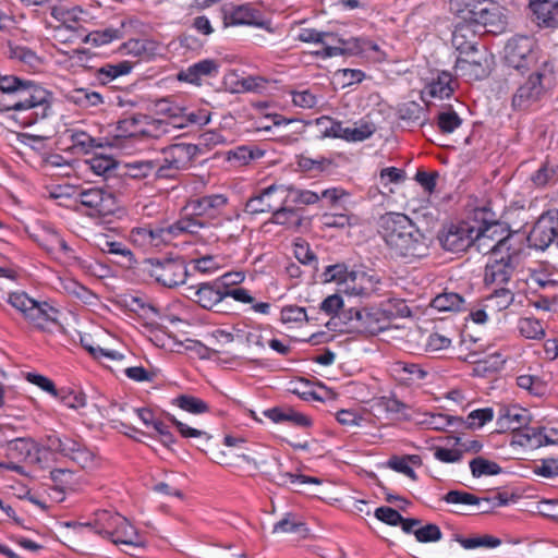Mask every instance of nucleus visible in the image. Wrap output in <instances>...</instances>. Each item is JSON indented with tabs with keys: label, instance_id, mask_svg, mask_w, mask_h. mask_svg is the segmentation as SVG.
Instances as JSON below:
<instances>
[{
	"label": "nucleus",
	"instance_id": "nucleus-32",
	"mask_svg": "<svg viewBox=\"0 0 558 558\" xmlns=\"http://www.w3.org/2000/svg\"><path fill=\"white\" fill-rule=\"evenodd\" d=\"M464 299L454 292H444L435 296L432 307L439 312H458L463 310Z\"/></svg>",
	"mask_w": 558,
	"mask_h": 558
},
{
	"label": "nucleus",
	"instance_id": "nucleus-29",
	"mask_svg": "<svg viewBox=\"0 0 558 558\" xmlns=\"http://www.w3.org/2000/svg\"><path fill=\"white\" fill-rule=\"evenodd\" d=\"M72 463H76L82 470H94L98 460L94 451L76 441H72Z\"/></svg>",
	"mask_w": 558,
	"mask_h": 558
},
{
	"label": "nucleus",
	"instance_id": "nucleus-40",
	"mask_svg": "<svg viewBox=\"0 0 558 558\" xmlns=\"http://www.w3.org/2000/svg\"><path fill=\"white\" fill-rule=\"evenodd\" d=\"M158 161L138 160L125 165L126 174L133 179H144L155 173L157 175Z\"/></svg>",
	"mask_w": 558,
	"mask_h": 558
},
{
	"label": "nucleus",
	"instance_id": "nucleus-54",
	"mask_svg": "<svg viewBox=\"0 0 558 558\" xmlns=\"http://www.w3.org/2000/svg\"><path fill=\"white\" fill-rule=\"evenodd\" d=\"M520 388L527 390L533 396H544L547 392L546 384L538 377L532 375H520L517 378Z\"/></svg>",
	"mask_w": 558,
	"mask_h": 558
},
{
	"label": "nucleus",
	"instance_id": "nucleus-63",
	"mask_svg": "<svg viewBox=\"0 0 558 558\" xmlns=\"http://www.w3.org/2000/svg\"><path fill=\"white\" fill-rule=\"evenodd\" d=\"M35 447V442L29 438H16L8 442V450L16 453V458H27Z\"/></svg>",
	"mask_w": 558,
	"mask_h": 558
},
{
	"label": "nucleus",
	"instance_id": "nucleus-56",
	"mask_svg": "<svg viewBox=\"0 0 558 558\" xmlns=\"http://www.w3.org/2000/svg\"><path fill=\"white\" fill-rule=\"evenodd\" d=\"M210 121V112L202 109L197 111H189L185 107V114L181 118V122L175 123L174 126L184 128L187 125H205Z\"/></svg>",
	"mask_w": 558,
	"mask_h": 558
},
{
	"label": "nucleus",
	"instance_id": "nucleus-60",
	"mask_svg": "<svg viewBox=\"0 0 558 558\" xmlns=\"http://www.w3.org/2000/svg\"><path fill=\"white\" fill-rule=\"evenodd\" d=\"M133 69L131 61L124 60L118 63H108L100 68L99 73L109 80H114L119 76L129 74Z\"/></svg>",
	"mask_w": 558,
	"mask_h": 558
},
{
	"label": "nucleus",
	"instance_id": "nucleus-18",
	"mask_svg": "<svg viewBox=\"0 0 558 558\" xmlns=\"http://www.w3.org/2000/svg\"><path fill=\"white\" fill-rule=\"evenodd\" d=\"M187 290L191 293L189 296L205 310H213L226 299V289L222 290L215 283L206 282L198 287H189Z\"/></svg>",
	"mask_w": 558,
	"mask_h": 558
},
{
	"label": "nucleus",
	"instance_id": "nucleus-24",
	"mask_svg": "<svg viewBox=\"0 0 558 558\" xmlns=\"http://www.w3.org/2000/svg\"><path fill=\"white\" fill-rule=\"evenodd\" d=\"M226 19L229 20L232 25L247 24L263 26L259 12L250 4H241L227 9Z\"/></svg>",
	"mask_w": 558,
	"mask_h": 558
},
{
	"label": "nucleus",
	"instance_id": "nucleus-35",
	"mask_svg": "<svg viewBox=\"0 0 558 558\" xmlns=\"http://www.w3.org/2000/svg\"><path fill=\"white\" fill-rule=\"evenodd\" d=\"M73 37H76L86 44H90L94 47H99L110 44L114 39L119 38V31L107 28L105 31L92 32L85 37H83L81 33L72 31V38Z\"/></svg>",
	"mask_w": 558,
	"mask_h": 558
},
{
	"label": "nucleus",
	"instance_id": "nucleus-5",
	"mask_svg": "<svg viewBox=\"0 0 558 558\" xmlns=\"http://www.w3.org/2000/svg\"><path fill=\"white\" fill-rule=\"evenodd\" d=\"M72 201L75 203L76 210L83 211L92 217L110 216L118 209L114 195L96 187L72 191Z\"/></svg>",
	"mask_w": 558,
	"mask_h": 558
},
{
	"label": "nucleus",
	"instance_id": "nucleus-2",
	"mask_svg": "<svg viewBox=\"0 0 558 558\" xmlns=\"http://www.w3.org/2000/svg\"><path fill=\"white\" fill-rule=\"evenodd\" d=\"M475 217L482 219V223L473 226V246L477 252L498 256L523 247V243L511 234L504 223L497 220V215L490 209H477Z\"/></svg>",
	"mask_w": 558,
	"mask_h": 558
},
{
	"label": "nucleus",
	"instance_id": "nucleus-26",
	"mask_svg": "<svg viewBox=\"0 0 558 558\" xmlns=\"http://www.w3.org/2000/svg\"><path fill=\"white\" fill-rule=\"evenodd\" d=\"M444 500L448 504L469 505V506H478L482 501H485L488 504L493 501L494 506H502L506 504V500L502 499L500 496H498L494 499H489V498L480 499L470 493L461 492V490L448 492L445 495Z\"/></svg>",
	"mask_w": 558,
	"mask_h": 558
},
{
	"label": "nucleus",
	"instance_id": "nucleus-10",
	"mask_svg": "<svg viewBox=\"0 0 558 558\" xmlns=\"http://www.w3.org/2000/svg\"><path fill=\"white\" fill-rule=\"evenodd\" d=\"M473 12L472 23L483 25L493 34L502 33L507 27L506 10L494 0H481Z\"/></svg>",
	"mask_w": 558,
	"mask_h": 558
},
{
	"label": "nucleus",
	"instance_id": "nucleus-31",
	"mask_svg": "<svg viewBox=\"0 0 558 558\" xmlns=\"http://www.w3.org/2000/svg\"><path fill=\"white\" fill-rule=\"evenodd\" d=\"M474 33L468 25H458L452 33V45L460 52L459 56L465 54V51L477 49L474 43Z\"/></svg>",
	"mask_w": 558,
	"mask_h": 558
},
{
	"label": "nucleus",
	"instance_id": "nucleus-58",
	"mask_svg": "<svg viewBox=\"0 0 558 558\" xmlns=\"http://www.w3.org/2000/svg\"><path fill=\"white\" fill-rule=\"evenodd\" d=\"M413 534L420 543H434L442 537V533L438 525L429 523L424 526H418Z\"/></svg>",
	"mask_w": 558,
	"mask_h": 558
},
{
	"label": "nucleus",
	"instance_id": "nucleus-64",
	"mask_svg": "<svg viewBox=\"0 0 558 558\" xmlns=\"http://www.w3.org/2000/svg\"><path fill=\"white\" fill-rule=\"evenodd\" d=\"M533 473L544 478H555L558 476V460L547 459L535 463Z\"/></svg>",
	"mask_w": 558,
	"mask_h": 558
},
{
	"label": "nucleus",
	"instance_id": "nucleus-62",
	"mask_svg": "<svg viewBox=\"0 0 558 558\" xmlns=\"http://www.w3.org/2000/svg\"><path fill=\"white\" fill-rule=\"evenodd\" d=\"M451 338L438 332H433L428 335L424 347L426 352L436 353L442 350H447L451 347Z\"/></svg>",
	"mask_w": 558,
	"mask_h": 558
},
{
	"label": "nucleus",
	"instance_id": "nucleus-45",
	"mask_svg": "<svg viewBox=\"0 0 558 558\" xmlns=\"http://www.w3.org/2000/svg\"><path fill=\"white\" fill-rule=\"evenodd\" d=\"M84 166L90 169L97 175H105L117 166L116 160L107 155H94L84 160Z\"/></svg>",
	"mask_w": 558,
	"mask_h": 558
},
{
	"label": "nucleus",
	"instance_id": "nucleus-55",
	"mask_svg": "<svg viewBox=\"0 0 558 558\" xmlns=\"http://www.w3.org/2000/svg\"><path fill=\"white\" fill-rule=\"evenodd\" d=\"M72 395H74V402H72V409H86L85 412L81 413V415L86 416L85 418H83L82 423L85 425H90L93 422L92 416L97 414L95 405H88L86 395L81 389H72Z\"/></svg>",
	"mask_w": 558,
	"mask_h": 558
},
{
	"label": "nucleus",
	"instance_id": "nucleus-16",
	"mask_svg": "<svg viewBox=\"0 0 558 558\" xmlns=\"http://www.w3.org/2000/svg\"><path fill=\"white\" fill-rule=\"evenodd\" d=\"M141 137L140 116L131 117L119 121L104 138L106 146L117 149L125 148V141Z\"/></svg>",
	"mask_w": 558,
	"mask_h": 558
},
{
	"label": "nucleus",
	"instance_id": "nucleus-7",
	"mask_svg": "<svg viewBox=\"0 0 558 558\" xmlns=\"http://www.w3.org/2000/svg\"><path fill=\"white\" fill-rule=\"evenodd\" d=\"M523 255L524 246L498 256H490L485 267V283L496 286L507 283L521 264Z\"/></svg>",
	"mask_w": 558,
	"mask_h": 558
},
{
	"label": "nucleus",
	"instance_id": "nucleus-37",
	"mask_svg": "<svg viewBox=\"0 0 558 558\" xmlns=\"http://www.w3.org/2000/svg\"><path fill=\"white\" fill-rule=\"evenodd\" d=\"M558 180V163L547 160L533 175L532 181L538 187L554 184Z\"/></svg>",
	"mask_w": 558,
	"mask_h": 558
},
{
	"label": "nucleus",
	"instance_id": "nucleus-22",
	"mask_svg": "<svg viewBox=\"0 0 558 558\" xmlns=\"http://www.w3.org/2000/svg\"><path fill=\"white\" fill-rule=\"evenodd\" d=\"M58 310L47 302L35 301L25 319L39 329L48 328L58 320Z\"/></svg>",
	"mask_w": 558,
	"mask_h": 558
},
{
	"label": "nucleus",
	"instance_id": "nucleus-13",
	"mask_svg": "<svg viewBox=\"0 0 558 558\" xmlns=\"http://www.w3.org/2000/svg\"><path fill=\"white\" fill-rule=\"evenodd\" d=\"M106 333L96 330L93 335L80 332L81 345L96 360L101 361L107 367L111 368V363H120L124 360V354L118 350L111 349L106 344Z\"/></svg>",
	"mask_w": 558,
	"mask_h": 558
},
{
	"label": "nucleus",
	"instance_id": "nucleus-25",
	"mask_svg": "<svg viewBox=\"0 0 558 558\" xmlns=\"http://www.w3.org/2000/svg\"><path fill=\"white\" fill-rule=\"evenodd\" d=\"M94 244L104 253L122 256L129 264L134 260L133 253L122 242L112 240L106 233H96Z\"/></svg>",
	"mask_w": 558,
	"mask_h": 558
},
{
	"label": "nucleus",
	"instance_id": "nucleus-11",
	"mask_svg": "<svg viewBox=\"0 0 558 558\" xmlns=\"http://www.w3.org/2000/svg\"><path fill=\"white\" fill-rule=\"evenodd\" d=\"M194 148L187 144H175L162 150L158 161L157 177L168 178L173 175V171L184 168L191 160Z\"/></svg>",
	"mask_w": 558,
	"mask_h": 558
},
{
	"label": "nucleus",
	"instance_id": "nucleus-57",
	"mask_svg": "<svg viewBox=\"0 0 558 558\" xmlns=\"http://www.w3.org/2000/svg\"><path fill=\"white\" fill-rule=\"evenodd\" d=\"M264 156V151L256 147L240 146L228 153V159H235L242 163H247L251 160L258 159Z\"/></svg>",
	"mask_w": 558,
	"mask_h": 558
},
{
	"label": "nucleus",
	"instance_id": "nucleus-47",
	"mask_svg": "<svg viewBox=\"0 0 558 558\" xmlns=\"http://www.w3.org/2000/svg\"><path fill=\"white\" fill-rule=\"evenodd\" d=\"M307 320L306 310L298 305H287L280 312V322L288 326L302 325Z\"/></svg>",
	"mask_w": 558,
	"mask_h": 558
},
{
	"label": "nucleus",
	"instance_id": "nucleus-41",
	"mask_svg": "<svg viewBox=\"0 0 558 558\" xmlns=\"http://www.w3.org/2000/svg\"><path fill=\"white\" fill-rule=\"evenodd\" d=\"M173 404L192 414H202L209 410V407L205 401L190 395H181L177 397L173 400Z\"/></svg>",
	"mask_w": 558,
	"mask_h": 558
},
{
	"label": "nucleus",
	"instance_id": "nucleus-6",
	"mask_svg": "<svg viewBox=\"0 0 558 558\" xmlns=\"http://www.w3.org/2000/svg\"><path fill=\"white\" fill-rule=\"evenodd\" d=\"M494 65V56L485 47L465 51L458 56L454 71L458 76L466 81H477L486 77Z\"/></svg>",
	"mask_w": 558,
	"mask_h": 558
},
{
	"label": "nucleus",
	"instance_id": "nucleus-3",
	"mask_svg": "<svg viewBox=\"0 0 558 558\" xmlns=\"http://www.w3.org/2000/svg\"><path fill=\"white\" fill-rule=\"evenodd\" d=\"M90 529L94 533L110 539L117 545H126L132 547L145 546V539L131 522L119 513H111L102 510L93 514L88 519H78L72 522V529Z\"/></svg>",
	"mask_w": 558,
	"mask_h": 558
},
{
	"label": "nucleus",
	"instance_id": "nucleus-1",
	"mask_svg": "<svg viewBox=\"0 0 558 558\" xmlns=\"http://www.w3.org/2000/svg\"><path fill=\"white\" fill-rule=\"evenodd\" d=\"M378 234L393 257L414 260L428 254L427 238L404 214L383 215L378 220Z\"/></svg>",
	"mask_w": 558,
	"mask_h": 558
},
{
	"label": "nucleus",
	"instance_id": "nucleus-50",
	"mask_svg": "<svg viewBox=\"0 0 558 558\" xmlns=\"http://www.w3.org/2000/svg\"><path fill=\"white\" fill-rule=\"evenodd\" d=\"M51 21L49 25L66 26L70 21L69 0H54L50 2Z\"/></svg>",
	"mask_w": 558,
	"mask_h": 558
},
{
	"label": "nucleus",
	"instance_id": "nucleus-15",
	"mask_svg": "<svg viewBox=\"0 0 558 558\" xmlns=\"http://www.w3.org/2000/svg\"><path fill=\"white\" fill-rule=\"evenodd\" d=\"M171 239L169 227L143 226L131 230L130 240L143 250L156 248Z\"/></svg>",
	"mask_w": 558,
	"mask_h": 558
},
{
	"label": "nucleus",
	"instance_id": "nucleus-17",
	"mask_svg": "<svg viewBox=\"0 0 558 558\" xmlns=\"http://www.w3.org/2000/svg\"><path fill=\"white\" fill-rule=\"evenodd\" d=\"M558 219L553 216H542L534 225L529 235V242L537 250H545L556 241Z\"/></svg>",
	"mask_w": 558,
	"mask_h": 558
},
{
	"label": "nucleus",
	"instance_id": "nucleus-61",
	"mask_svg": "<svg viewBox=\"0 0 558 558\" xmlns=\"http://www.w3.org/2000/svg\"><path fill=\"white\" fill-rule=\"evenodd\" d=\"M336 418L347 428L363 426L366 421L361 413L353 410H340L336 413Z\"/></svg>",
	"mask_w": 558,
	"mask_h": 558
},
{
	"label": "nucleus",
	"instance_id": "nucleus-28",
	"mask_svg": "<svg viewBox=\"0 0 558 558\" xmlns=\"http://www.w3.org/2000/svg\"><path fill=\"white\" fill-rule=\"evenodd\" d=\"M167 133H169V123L166 121L148 116H140L141 137L158 138Z\"/></svg>",
	"mask_w": 558,
	"mask_h": 558
},
{
	"label": "nucleus",
	"instance_id": "nucleus-9",
	"mask_svg": "<svg viewBox=\"0 0 558 558\" xmlns=\"http://www.w3.org/2000/svg\"><path fill=\"white\" fill-rule=\"evenodd\" d=\"M291 193L292 186L290 185L271 184L246 202L245 211L251 215L275 211L289 202Z\"/></svg>",
	"mask_w": 558,
	"mask_h": 558
},
{
	"label": "nucleus",
	"instance_id": "nucleus-44",
	"mask_svg": "<svg viewBox=\"0 0 558 558\" xmlns=\"http://www.w3.org/2000/svg\"><path fill=\"white\" fill-rule=\"evenodd\" d=\"M72 104L83 109H88L102 104V97L97 92H92L85 88H76L72 90Z\"/></svg>",
	"mask_w": 558,
	"mask_h": 558
},
{
	"label": "nucleus",
	"instance_id": "nucleus-53",
	"mask_svg": "<svg viewBox=\"0 0 558 558\" xmlns=\"http://www.w3.org/2000/svg\"><path fill=\"white\" fill-rule=\"evenodd\" d=\"M191 214L182 217L175 223L169 226L170 235H177L180 232L197 233L205 225L197 218L190 217Z\"/></svg>",
	"mask_w": 558,
	"mask_h": 558
},
{
	"label": "nucleus",
	"instance_id": "nucleus-46",
	"mask_svg": "<svg viewBox=\"0 0 558 558\" xmlns=\"http://www.w3.org/2000/svg\"><path fill=\"white\" fill-rule=\"evenodd\" d=\"M338 43L344 45L345 54L366 58L374 41L362 37H352L349 39H338Z\"/></svg>",
	"mask_w": 558,
	"mask_h": 558
},
{
	"label": "nucleus",
	"instance_id": "nucleus-20",
	"mask_svg": "<svg viewBox=\"0 0 558 558\" xmlns=\"http://www.w3.org/2000/svg\"><path fill=\"white\" fill-rule=\"evenodd\" d=\"M219 65L215 60H201L178 73V80L199 85L204 77H213L218 73Z\"/></svg>",
	"mask_w": 558,
	"mask_h": 558
},
{
	"label": "nucleus",
	"instance_id": "nucleus-19",
	"mask_svg": "<svg viewBox=\"0 0 558 558\" xmlns=\"http://www.w3.org/2000/svg\"><path fill=\"white\" fill-rule=\"evenodd\" d=\"M227 205V197L222 194L206 195L192 199L185 210L193 216L215 217Z\"/></svg>",
	"mask_w": 558,
	"mask_h": 558
},
{
	"label": "nucleus",
	"instance_id": "nucleus-4",
	"mask_svg": "<svg viewBox=\"0 0 558 558\" xmlns=\"http://www.w3.org/2000/svg\"><path fill=\"white\" fill-rule=\"evenodd\" d=\"M556 84L554 66L544 61L527 78L519 85L513 97L514 109L525 110L537 104Z\"/></svg>",
	"mask_w": 558,
	"mask_h": 558
},
{
	"label": "nucleus",
	"instance_id": "nucleus-8",
	"mask_svg": "<svg viewBox=\"0 0 558 558\" xmlns=\"http://www.w3.org/2000/svg\"><path fill=\"white\" fill-rule=\"evenodd\" d=\"M502 60L507 66L517 71L530 69L537 62L535 41L527 36L510 38L504 48Z\"/></svg>",
	"mask_w": 558,
	"mask_h": 558
},
{
	"label": "nucleus",
	"instance_id": "nucleus-43",
	"mask_svg": "<svg viewBox=\"0 0 558 558\" xmlns=\"http://www.w3.org/2000/svg\"><path fill=\"white\" fill-rule=\"evenodd\" d=\"M106 146L105 141L96 143L87 133L72 129V153H88L94 147Z\"/></svg>",
	"mask_w": 558,
	"mask_h": 558
},
{
	"label": "nucleus",
	"instance_id": "nucleus-27",
	"mask_svg": "<svg viewBox=\"0 0 558 558\" xmlns=\"http://www.w3.org/2000/svg\"><path fill=\"white\" fill-rule=\"evenodd\" d=\"M271 222L283 226L287 229L298 230L303 222V216L300 210L287 208L282 205L274 211Z\"/></svg>",
	"mask_w": 558,
	"mask_h": 558
},
{
	"label": "nucleus",
	"instance_id": "nucleus-48",
	"mask_svg": "<svg viewBox=\"0 0 558 558\" xmlns=\"http://www.w3.org/2000/svg\"><path fill=\"white\" fill-rule=\"evenodd\" d=\"M481 0H450L449 11L459 19L471 22L473 12L476 11L475 7Z\"/></svg>",
	"mask_w": 558,
	"mask_h": 558
},
{
	"label": "nucleus",
	"instance_id": "nucleus-30",
	"mask_svg": "<svg viewBox=\"0 0 558 558\" xmlns=\"http://www.w3.org/2000/svg\"><path fill=\"white\" fill-rule=\"evenodd\" d=\"M376 131L374 123L360 120L354 122L352 125L344 126L343 138L347 142H362L371 137Z\"/></svg>",
	"mask_w": 558,
	"mask_h": 558
},
{
	"label": "nucleus",
	"instance_id": "nucleus-39",
	"mask_svg": "<svg viewBox=\"0 0 558 558\" xmlns=\"http://www.w3.org/2000/svg\"><path fill=\"white\" fill-rule=\"evenodd\" d=\"M353 314L356 322V324L353 326L355 329L369 333H376L383 329L378 323V319L375 317V314L366 310H355Z\"/></svg>",
	"mask_w": 558,
	"mask_h": 558
},
{
	"label": "nucleus",
	"instance_id": "nucleus-36",
	"mask_svg": "<svg viewBox=\"0 0 558 558\" xmlns=\"http://www.w3.org/2000/svg\"><path fill=\"white\" fill-rule=\"evenodd\" d=\"M518 329L526 339L541 340L545 337V328L541 320L534 317H523L518 322Z\"/></svg>",
	"mask_w": 558,
	"mask_h": 558
},
{
	"label": "nucleus",
	"instance_id": "nucleus-34",
	"mask_svg": "<svg viewBox=\"0 0 558 558\" xmlns=\"http://www.w3.org/2000/svg\"><path fill=\"white\" fill-rule=\"evenodd\" d=\"M453 92L452 77L449 73L442 72L427 86V93L434 98H448Z\"/></svg>",
	"mask_w": 558,
	"mask_h": 558
},
{
	"label": "nucleus",
	"instance_id": "nucleus-23",
	"mask_svg": "<svg viewBox=\"0 0 558 558\" xmlns=\"http://www.w3.org/2000/svg\"><path fill=\"white\" fill-rule=\"evenodd\" d=\"M530 8L538 25L558 27V1L534 0L531 1Z\"/></svg>",
	"mask_w": 558,
	"mask_h": 558
},
{
	"label": "nucleus",
	"instance_id": "nucleus-51",
	"mask_svg": "<svg viewBox=\"0 0 558 558\" xmlns=\"http://www.w3.org/2000/svg\"><path fill=\"white\" fill-rule=\"evenodd\" d=\"M470 469L472 475L475 477H481L484 475H497L501 472V468L496 462L484 459L483 457H477L471 460Z\"/></svg>",
	"mask_w": 558,
	"mask_h": 558
},
{
	"label": "nucleus",
	"instance_id": "nucleus-52",
	"mask_svg": "<svg viewBox=\"0 0 558 558\" xmlns=\"http://www.w3.org/2000/svg\"><path fill=\"white\" fill-rule=\"evenodd\" d=\"M315 122L324 137L343 138L344 126L341 122L329 117H320Z\"/></svg>",
	"mask_w": 558,
	"mask_h": 558
},
{
	"label": "nucleus",
	"instance_id": "nucleus-38",
	"mask_svg": "<svg viewBox=\"0 0 558 558\" xmlns=\"http://www.w3.org/2000/svg\"><path fill=\"white\" fill-rule=\"evenodd\" d=\"M8 47V54L10 59L17 60L33 69L37 68L40 64L39 57H37V54L27 47L15 45L12 43H9Z\"/></svg>",
	"mask_w": 558,
	"mask_h": 558
},
{
	"label": "nucleus",
	"instance_id": "nucleus-14",
	"mask_svg": "<svg viewBox=\"0 0 558 558\" xmlns=\"http://www.w3.org/2000/svg\"><path fill=\"white\" fill-rule=\"evenodd\" d=\"M442 248L450 252H463L473 246V226L469 222L449 225L438 235Z\"/></svg>",
	"mask_w": 558,
	"mask_h": 558
},
{
	"label": "nucleus",
	"instance_id": "nucleus-59",
	"mask_svg": "<svg viewBox=\"0 0 558 558\" xmlns=\"http://www.w3.org/2000/svg\"><path fill=\"white\" fill-rule=\"evenodd\" d=\"M8 303L19 311L24 318L36 300L29 298L25 292H12L8 295Z\"/></svg>",
	"mask_w": 558,
	"mask_h": 558
},
{
	"label": "nucleus",
	"instance_id": "nucleus-49",
	"mask_svg": "<svg viewBox=\"0 0 558 558\" xmlns=\"http://www.w3.org/2000/svg\"><path fill=\"white\" fill-rule=\"evenodd\" d=\"M454 417L444 413H424L417 423L434 430H445L452 425Z\"/></svg>",
	"mask_w": 558,
	"mask_h": 558
},
{
	"label": "nucleus",
	"instance_id": "nucleus-21",
	"mask_svg": "<svg viewBox=\"0 0 558 558\" xmlns=\"http://www.w3.org/2000/svg\"><path fill=\"white\" fill-rule=\"evenodd\" d=\"M529 420L526 409L512 404L500 407L497 421L501 428L515 430L526 425Z\"/></svg>",
	"mask_w": 558,
	"mask_h": 558
},
{
	"label": "nucleus",
	"instance_id": "nucleus-12",
	"mask_svg": "<svg viewBox=\"0 0 558 558\" xmlns=\"http://www.w3.org/2000/svg\"><path fill=\"white\" fill-rule=\"evenodd\" d=\"M149 275L160 284L173 288L185 282L187 271L181 259L151 260Z\"/></svg>",
	"mask_w": 558,
	"mask_h": 558
},
{
	"label": "nucleus",
	"instance_id": "nucleus-33",
	"mask_svg": "<svg viewBox=\"0 0 558 558\" xmlns=\"http://www.w3.org/2000/svg\"><path fill=\"white\" fill-rule=\"evenodd\" d=\"M514 301V293L507 288L496 289L485 299V307L489 311L500 312L508 308Z\"/></svg>",
	"mask_w": 558,
	"mask_h": 558
},
{
	"label": "nucleus",
	"instance_id": "nucleus-42",
	"mask_svg": "<svg viewBox=\"0 0 558 558\" xmlns=\"http://www.w3.org/2000/svg\"><path fill=\"white\" fill-rule=\"evenodd\" d=\"M393 373L400 377L401 380L414 381L424 379L427 373L417 364L398 362L393 366Z\"/></svg>",
	"mask_w": 558,
	"mask_h": 558
}]
</instances>
